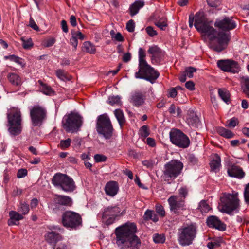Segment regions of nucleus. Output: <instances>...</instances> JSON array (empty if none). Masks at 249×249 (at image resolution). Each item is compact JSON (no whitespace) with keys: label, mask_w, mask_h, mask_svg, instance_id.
Listing matches in <instances>:
<instances>
[{"label":"nucleus","mask_w":249,"mask_h":249,"mask_svg":"<svg viewBox=\"0 0 249 249\" xmlns=\"http://www.w3.org/2000/svg\"><path fill=\"white\" fill-rule=\"evenodd\" d=\"M155 24L161 30H165L168 25L167 19L165 18H161L158 21L155 22Z\"/></svg>","instance_id":"42"},{"label":"nucleus","mask_w":249,"mask_h":249,"mask_svg":"<svg viewBox=\"0 0 249 249\" xmlns=\"http://www.w3.org/2000/svg\"><path fill=\"white\" fill-rule=\"evenodd\" d=\"M207 2L211 7H217L220 5L221 0H207Z\"/></svg>","instance_id":"55"},{"label":"nucleus","mask_w":249,"mask_h":249,"mask_svg":"<svg viewBox=\"0 0 249 249\" xmlns=\"http://www.w3.org/2000/svg\"><path fill=\"white\" fill-rule=\"evenodd\" d=\"M195 20L196 29L203 36H206L210 40V47L214 51L220 52L226 47L229 41L228 35L223 32H218L208 21L203 11L197 12L195 17L190 15L189 18V26L192 28Z\"/></svg>","instance_id":"1"},{"label":"nucleus","mask_w":249,"mask_h":249,"mask_svg":"<svg viewBox=\"0 0 249 249\" xmlns=\"http://www.w3.org/2000/svg\"><path fill=\"white\" fill-rule=\"evenodd\" d=\"M30 115L34 126L41 125L46 118L47 111L44 107L35 105L30 109Z\"/></svg>","instance_id":"13"},{"label":"nucleus","mask_w":249,"mask_h":249,"mask_svg":"<svg viewBox=\"0 0 249 249\" xmlns=\"http://www.w3.org/2000/svg\"><path fill=\"white\" fill-rule=\"evenodd\" d=\"M8 79L11 84L15 86H20L22 84L21 78L17 74L10 73L7 76Z\"/></svg>","instance_id":"27"},{"label":"nucleus","mask_w":249,"mask_h":249,"mask_svg":"<svg viewBox=\"0 0 249 249\" xmlns=\"http://www.w3.org/2000/svg\"><path fill=\"white\" fill-rule=\"evenodd\" d=\"M198 209L203 214L208 213L211 208L206 201L202 200L199 204Z\"/></svg>","instance_id":"37"},{"label":"nucleus","mask_w":249,"mask_h":249,"mask_svg":"<svg viewBox=\"0 0 249 249\" xmlns=\"http://www.w3.org/2000/svg\"><path fill=\"white\" fill-rule=\"evenodd\" d=\"M121 210L117 206L108 207L104 209L102 214V221L106 225L113 224L117 216H119Z\"/></svg>","instance_id":"16"},{"label":"nucleus","mask_w":249,"mask_h":249,"mask_svg":"<svg viewBox=\"0 0 249 249\" xmlns=\"http://www.w3.org/2000/svg\"><path fill=\"white\" fill-rule=\"evenodd\" d=\"M45 239L48 242L53 243L62 240L63 237L60 234L52 231L48 232L45 235Z\"/></svg>","instance_id":"26"},{"label":"nucleus","mask_w":249,"mask_h":249,"mask_svg":"<svg viewBox=\"0 0 249 249\" xmlns=\"http://www.w3.org/2000/svg\"><path fill=\"white\" fill-rule=\"evenodd\" d=\"M27 170L26 169H19L17 172V178H24L27 176Z\"/></svg>","instance_id":"57"},{"label":"nucleus","mask_w":249,"mask_h":249,"mask_svg":"<svg viewBox=\"0 0 249 249\" xmlns=\"http://www.w3.org/2000/svg\"><path fill=\"white\" fill-rule=\"evenodd\" d=\"M239 200L238 194H224L220 198V203L218 208L223 213L231 214L233 211H238L239 209Z\"/></svg>","instance_id":"7"},{"label":"nucleus","mask_w":249,"mask_h":249,"mask_svg":"<svg viewBox=\"0 0 249 249\" xmlns=\"http://www.w3.org/2000/svg\"><path fill=\"white\" fill-rule=\"evenodd\" d=\"M135 24L133 20L131 19L128 21L126 24V29L129 32H133L134 31Z\"/></svg>","instance_id":"53"},{"label":"nucleus","mask_w":249,"mask_h":249,"mask_svg":"<svg viewBox=\"0 0 249 249\" xmlns=\"http://www.w3.org/2000/svg\"><path fill=\"white\" fill-rule=\"evenodd\" d=\"M244 196L246 202L249 204V183L245 186Z\"/></svg>","instance_id":"54"},{"label":"nucleus","mask_w":249,"mask_h":249,"mask_svg":"<svg viewBox=\"0 0 249 249\" xmlns=\"http://www.w3.org/2000/svg\"><path fill=\"white\" fill-rule=\"evenodd\" d=\"M145 56L144 50L142 48H140L138 51L139 71L135 73V77L144 79L153 84L160 74L147 63L145 59Z\"/></svg>","instance_id":"3"},{"label":"nucleus","mask_w":249,"mask_h":249,"mask_svg":"<svg viewBox=\"0 0 249 249\" xmlns=\"http://www.w3.org/2000/svg\"><path fill=\"white\" fill-rule=\"evenodd\" d=\"M226 126L229 127H235L239 123L237 118L233 117L226 122Z\"/></svg>","instance_id":"48"},{"label":"nucleus","mask_w":249,"mask_h":249,"mask_svg":"<svg viewBox=\"0 0 249 249\" xmlns=\"http://www.w3.org/2000/svg\"><path fill=\"white\" fill-rule=\"evenodd\" d=\"M37 82L40 86L39 89L40 91L44 94L49 96H52L54 94V91L51 86L47 84L44 83L41 80H39Z\"/></svg>","instance_id":"25"},{"label":"nucleus","mask_w":249,"mask_h":249,"mask_svg":"<svg viewBox=\"0 0 249 249\" xmlns=\"http://www.w3.org/2000/svg\"><path fill=\"white\" fill-rule=\"evenodd\" d=\"M4 59L6 60L9 59L10 61H14L15 63L22 66V67L24 66V64L22 62V59L18 56H16L14 54L10 55L8 56H5Z\"/></svg>","instance_id":"38"},{"label":"nucleus","mask_w":249,"mask_h":249,"mask_svg":"<svg viewBox=\"0 0 249 249\" xmlns=\"http://www.w3.org/2000/svg\"><path fill=\"white\" fill-rule=\"evenodd\" d=\"M8 131L13 136L19 135L22 130L21 113L18 109L13 108L7 113Z\"/></svg>","instance_id":"4"},{"label":"nucleus","mask_w":249,"mask_h":249,"mask_svg":"<svg viewBox=\"0 0 249 249\" xmlns=\"http://www.w3.org/2000/svg\"><path fill=\"white\" fill-rule=\"evenodd\" d=\"M62 124L67 132H77L82 126V118L77 113H71L64 117Z\"/></svg>","instance_id":"10"},{"label":"nucleus","mask_w":249,"mask_h":249,"mask_svg":"<svg viewBox=\"0 0 249 249\" xmlns=\"http://www.w3.org/2000/svg\"><path fill=\"white\" fill-rule=\"evenodd\" d=\"M218 93L221 99L228 104L230 99V93L229 91L225 89H219Z\"/></svg>","instance_id":"34"},{"label":"nucleus","mask_w":249,"mask_h":249,"mask_svg":"<svg viewBox=\"0 0 249 249\" xmlns=\"http://www.w3.org/2000/svg\"><path fill=\"white\" fill-rule=\"evenodd\" d=\"M94 159L96 162H104L107 160V157L102 154H96L94 156Z\"/></svg>","instance_id":"52"},{"label":"nucleus","mask_w":249,"mask_h":249,"mask_svg":"<svg viewBox=\"0 0 249 249\" xmlns=\"http://www.w3.org/2000/svg\"><path fill=\"white\" fill-rule=\"evenodd\" d=\"M142 164L144 166L149 169H152L153 167V162L151 160H146L142 162Z\"/></svg>","instance_id":"58"},{"label":"nucleus","mask_w":249,"mask_h":249,"mask_svg":"<svg viewBox=\"0 0 249 249\" xmlns=\"http://www.w3.org/2000/svg\"><path fill=\"white\" fill-rule=\"evenodd\" d=\"M144 5L143 1H136L129 7L130 14L132 17L136 15L139 11L140 9Z\"/></svg>","instance_id":"28"},{"label":"nucleus","mask_w":249,"mask_h":249,"mask_svg":"<svg viewBox=\"0 0 249 249\" xmlns=\"http://www.w3.org/2000/svg\"><path fill=\"white\" fill-rule=\"evenodd\" d=\"M10 218L8 220V225L9 226L18 225L19 221L23 219L24 216L20 214L17 211H10L9 212Z\"/></svg>","instance_id":"24"},{"label":"nucleus","mask_w":249,"mask_h":249,"mask_svg":"<svg viewBox=\"0 0 249 249\" xmlns=\"http://www.w3.org/2000/svg\"><path fill=\"white\" fill-rule=\"evenodd\" d=\"M214 25L222 31H229L235 29L237 23L233 17H224L216 19Z\"/></svg>","instance_id":"15"},{"label":"nucleus","mask_w":249,"mask_h":249,"mask_svg":"<svg viewBox=\"0 0 249 249\" xmlns=\"http://www.w3.org/2000/svg\"><path fill=\"white\" fill-rule=\"evenodd\" d=\"M185 86L189 90H193L195 89V84L193 82L189 81L185 84Z\"/></svg>","instance_id":"63"},{"label":"nucleus","mask_w":249,"mask_h":249,"mask_svg":"<svg viewBox=\"0 0 249 249\" xmlns=\"http://www.w3.org/2000/svg\"><path fill=\"white\" fill-rule=\"evenodd\" d=\"M197 234V226L195 223L184 224L178 229V241L182 246L192 244Z\"/></svg>","instance_id":"6"},{"label":"nucleus","mask_w":249,"mask_h":249,"mask_svg":"<svg viewBox=\"0 0 249 249\" xmlns=\"http://www.w3.org/2000/svg\"><path fill=\"white\" fill-rule=\"evenodd\" d=\"M168 111L169 113L172 115H175L176 114L177 116H179L182 113V110L180 108H179L178 107H176V106L174 104L171 105L169 108Z\"/></svg>","instance_id":"40"},{"label":"nucleus","mask_w":249,"mask_h":249,"mask_svg":"<svg viewBox=\"0 0 249 249\" xmlns=\"http://www.w3.org/2000/svg\"><path fill=\"white\" fill-rule=\"evenodd\" d=\"M153 239L155 243H163L165 241V237L163 234H154Z\"/></svg>","instance_id":"45"},{"label":"nucleus","mask_w":249,"mask_h":249,"mask_svg":"<svg viewBox=\"0 0 249 249\" xmlns=\"http://www.w3.org/2000/svg\"><path fill=\"white\" fill-rule=\"evenodd\" d=\"M147 34L151 37L157 35L156 31H155L151 26H148L145 28Z\"/></svg>","instance_id":"56"},{"label":"nucleus","mask_w":249,"mask_h":249,"mask_svg":"<svg viewBox=\"0 0 249 249\" xmlns=\"http://www.w3.org/2000/svg\"><path fill=\"white\" fill-rule=\"evenodd\" d=\"M62 223L67 228L76 229L81 225L82 218L78 213L68 211L62 214Z\"/></svg>","instance_id":"12"},{"label":"nucleus","mask_w":249,"mask_h":249,"mask_svg":"<svg viewBox=\"0 0 249 249\" xmlns=\"http://www.w3.org/2000/svg\"><path fill=\"white\" fill-rule=\"evenodd\" d=\"M221 165V159L220 156L216 154L214 156V158L211 161L210 163V166L213 170H215L219 168Z\"/></svg>","instance_id":"33"},{"label":"nucleus","mask_w":249,"mask_h":249,"mask_svg":"<svg viewBox=\"0 0 249 249\" xmlns=\"http://www.w3.org/2000/svg\"><path fill=\"white\" fill-rule=\"evenodd\" d=\"M169 205V208L171 212L177 215L180 214L182 212L186 210L185 201L180 198L178 195H172L167 200Z\"/></svg>","instance_id":"14"},{"label":"nucleus","mask_w":249,"mask_h":249,"mask_svg":"<svg viewBox=\"0 0 249 249\" xmlns=\"http://www.w3.org/2000/svg\"><path fill=\"white\" fill-rule=\"evenodd\" d=\"M186 122L190 127H198L200 125L198 116L192 110L188 111Z\"/></svg>","instance_id":"23"},{"label":"nucleus","mask_w":249,"mask_h":249,"mask_svg":"<svg viewBox=\"0 0 249 249\" xmlns=\"http://www.w3.org/2000/svg\"><path fill=\"white\" fill-rule=\"evenodd\" d=\"M29 26L36 31L39 30V27L36 25L33 18L31 17L30 18Z\"/></svg>","instance_id":"60"},{"label":"nucleus","mask_w":249,"mask_h":249,"mask_svg":"<svg viewBox=\"0 0 249 249\" xmlns=\"http://www.w3.org/2000/svg\"><path fill=\"white\" fill-rule=\"evenodd\" d=\"M56 74L57 77L62 81H67L70 80V78L68 73L63 70H57L56 71Z\"/></svg>","instance_id":"39"},{"label":"nucleus","mask_w":249,"mask_h":249,"mask_svg":"<svg viewBox=\"0 0 249 249\" xmlns=\"http://www.w3.org/2000/svg\"><path fill=\"white\" fill-rule=\"evenodd\" d=\"M196 70L194 67H187L185 69V71H184L185 73V74L189 78H192L193 76V73L196 72Z\"/></svg>","instance_id":"51"},{"label":"nucleus","mask_w":249,"mask_h":249,"mask_svg":"<svg viewBox=\"0 0 249 249\" xmlns=\"http://www.w3.org/2000/svg\"><path fill=\"white\" fill-rule=\"evenodd\" d=\"M119 191V185L115 181L107 182L105 187L106 194L111 197L114 196Z\"/></svg>","instance_id":"22"},{"label":"nucleus","mask_w":249,"mask_h":249,"mask_svg":"<svg viewBox=\"0 0 249 249\" xmlns=\"http://www.w3.org/2000/svg\"><path fill=\"white\" fill-rule=\"evenodd\" d=\"M178 191L179 195L178 196L185 200V199L188 195V189L186 187H182L178 189Z\"/></svg>","instance_id":"46"},{"label":"nucleus","mask_w":249,"mask_h":249,"mask_svg":"<svg viewBox=\"0 0 249 249\" xmlns=\"http://www.w3.org/2000/svg\"><path fill=\"white\" fill-rule=\"evenodd\" d=\"M52 184L66 192H73L76 188L73 179L66 174L58 173L52 179Z\"/></svg>","instance_id":"8"},{"label":"nucleus","mask_w":249,"mask_h":249,"mask_svg":"<svg viewBox=\"0 0 249 249\" xmlns=\"http://www.w3.org/2000/svg\"><path fill=\"white\" fill-rule=\"evenodd\" d=\"M206 222L207 225L210 228H215L220 231H224L226 230V225L215 216L212 215L208 217Z\"/></svg>","instance_id":"19"},{"label":"nucleus","mask_w":249,"mask_h":249,"mask_svg":"<svg viewBox=\"0 0 249 249\" xmlns=\"http://www.w3.org/2000/svg\"><path fill=\"white\" fill-rule=\"evenodd\" d=\"M137 226L134 223L127 222L115 229L116 243L121 249H139L142 242L135 235Z\"/></svg>","instance_id":"2"},{"label":"nucleus","mask_w":249,"mask_h":249,"mask_svg":"<svg viewBox=\"0 0 249 249\" xmlns=\"http://www.w3.org/2000/svg\"><path fill=\"white\" fill-rule=\"evenodd\" d=\"M54 203L56 207L59 206H71L72 204V200L71 197L63 195H56L54 199Z\"/></svg>","instance_id":"21"},{"label":"nucleus","mask_w":249,"mask_h":249,"mask_svg":"<svg viewBox=\"0 0 249 249\" xmlns=\"http://www.w3.org/2000/svg\"><path fill=\"white\" fill-rule=\"evenodd\" d=\"M21 40L22 42V46L25 49H30L34 45V43L31 38L22 37L21 38Z\"/></svg>","instance_id":"36"},{"label":"nucleus","mask_w":249,"mask_h":249,"mask_svg":"<svg viewBox=\"0 0 249 249\" xmlns=\"http://www.w3.org/2000/svg\"><path fill=\"white\" fill-rule=\"evenodd\" d=\"M242 84L245 93L249 98V77H243L242 80Z\"/></svg>","instance_id":"41"},{"label":"nucleus","mask_w":249,"mask_h":249,"mask_svg":"<svg viewBox=\"0 0 249 249\" xmlns=\"http://www.w3.org/2000/svg\"><path fill=\"white\" fill-rule=\"evenodd\" d=\"M71 143V139L68 138L66 140H62L60 142L59 147L62 149L65 150L70 147Z\"/></svg>","instance_id":"47"},{"label":"nucleus","mask_w":249,"mask_h":249,"mask_svg":"<svg viewBox=\"0 0 249 249\" xmlns=\"http://www.w3.org/2000/svg\"><path fill=\"white\" fill-rule=\"evenodd\" d=\"M156 211L161 217H163L165 216V211L164 207L160 204H157L156 206Z\"/></svg>","instance_id":"50"},{"label":"nucleus","mask_w":249,"mask_h":249,"mask_svg":"<svg viewBox=\"0 0 249 249\" xmlns=\"http://www.w3.org/2000/svg\"><path fill=\"white\" fill-rule=\"evenodd\" d=\"M139 133L142 137L146 138L150 134L148 126L145 125L142 126L139 130Z\"/></svg>","instance_id":"44"},{"label":"nucleus","mask_w":249,"mask_h":249,"mask_svg":"<svg viewBox=\"0 0 249 249\" xmlns=\"http://www.w3.org/2000/svg\"><path fill=\"white\" fill-rule=\"evenodd\" d=\"M131 59V54L129 52L124 54L122 58L123 61L125 63L129 62Z\"/></svg>","instance_id":"64"},{"label":"nucleus","mask_w":249,"mask_h":249,"mask_svg":"<svg viewBox=\"0 0 249 249\" xmlns=\"http://www.w3.org/2000/svg\"><path fill=\"white\" fill-rule=\"evenodd\" d=\"M216 131L220 135L228 139L233 138L234 135L231 130L227 129L223 127H217L216 128Z\"/></svg>","instance_id":"30"},{"label":"nucleus","mask_w":249,"mask_h":249,"mask_svg":"<svg viewBox=\"0 0 249 249\" xmlns=\"http://www.w3.org/2000/svg\"><path fill=\"white\" fill-rule=\"evenodd\" d=\"M227 173L231 177L239 179L243 178L245 175L243 169L239 166L234 164H229L227 169Z\"/></svg>","instance_id":"18"},{"label":"nucleus","mask_w":249,"mask_h":249,"mask_svg":"<svg viewBox=\"0 0 249 249\" xmlns=\"http://www.w3.org/2000/svg\"><path fill=\"white\" fill-rule=\"evenodd\" d=\"M146 99L145 95L140 91H135L132 93L130 102L134 106L139 107L143 105Z\"/></svg>","instance_id":"20"},{"label":"nucleus","mask_w":249,"mask_h":249,"mask_svg":"<svg viewBox=\"0 0 249 249\" xmlns=\"http://www.w3.org/2000/svg\"><path fill=\"white\" fill-rule=\"evenodd\" d=\"M163 55L164 53L162 51L160 53L152 55L151 57L152 63L155 65H160Z\"/></svg>","instance_id":"35"},{"label":"nucleus","mask_w":249,"mask_h":249,"mask_svg":"<svg viewBox=\"0 0 249 249\" xmlns=\"http://www.w3.org/2000/svg\"><path fill=\"white\" fill-rule=\"evenodd\" d=\"M220 246V243L218 242H211L208 243L207 247L210 249H213L215 248H217Z\"/></svg>","instance_id":"61"},{"label":"nucleus","mask_w":249,"mask_h":249,"mask_svg":"<svg viewBox=\"0 0 249 249\" xmlns=\"http://www.w3.org/2000/svg\"><path fill=\"white\" fill-rule=\"evenodd\" d=\"M153 212L152 211L149 210H147L144 214L143 218L145 220H150L151 218V217L153 215Z\"/></svg>","instance_id":"62"},{"label":"nucleus","mask_w":249,"mask_h":249,"mask_svg":"<svg viewBox=\"0 0 249 249\" xmlns=\"http://www.w3.org/2000/svg\"><path fill=\"white\" fill-rule=\"evenodd\" d=\"M161 51V49L157 46L152 45L149 47L148 53L152 55H154L155 54L160 53Z\"/></svg>","instance_id":"49"},{"label":"nucleus","mask_w":249,"mask_h":249,"mask_svg":"<svg viewBox=\"0 0 249 249\" xmlns=\"http://www.w3.org/2000/svg\"><path fill=\"white\" fill-rule=\"evenodd\" d=\"M108 102L110 105L112 106L114 105H121V101L120 99V97L118 95L109 97Z\"/></svg>","instance_id":"43"},{"label":"nucleus","mask_w":249,"mask_h":249,"mask_svg":"<svg viewBox=\"0 0 249 249\" xmlns=\"http://www.w3.org/2000/svg\"><path fill=\"white\" fill-rule=\"evenodd\" d=\"M30 211L29 205L25 202L21 201L18 206L17 212L22 216L27 214Z\"/></svg>","instance_id":"29"},{"label":"nucleus","mask_w":249,"mask_h":249,"mask_svg":"<svg viewBox=\"0 0 249 249\" xmlns=\"http://www.w3.org/2000/svg\"><path fill=\"white\" fill-rule=\"evenodd\" d=\"M56 40L54 38L52 37L46 41L44 46L46 47H49L53 46Z\"/></svg>","instance_id":"59"},{"label":"nucleus","mask_w":249,"mask_h":249,"mask_svg":"<svg viewBox=\"0 0 249 249\" xmlns=\"http://www.w3.org/2000/svg\"><path fill=\"white\" fill-rule=\"evenodd\" d=\"M183 164L178 160H172L166 163L163 167L162 178L170 184L182 173Z\"/></svg>","instance_id":"5"},{"label":"nucleus","mask_w":249,"mask_h":249,"mask_svg":"<svg viewBox=\"0 0 249 249\" xmlns=\"http://www.w3.org/2000/svg\"><path fill=\"white\" fill-rule=\"evenodd\" d=\"M217 65L218 68L226 72L235 73L240 70L238 63L232 60H220L217 61Z\"/></svg>","instance_id":"17"},{"label":"nucleus","mask_w":249,"mask_h":249,"mask_svg":"<svg viewBox=\"0 0 249 249\" xmlns=\"http://www.w3.org/2000/svg\"><path fill=\"white\" fill-rule=\"evenodd\" d=\"M96 130L99 134L102 135L106 139H109L112 137L113 127L108 116L106 114L98 117Z\"/></svg>","instance_id":"9"},{"label":"nucleus","mask_w":249,"mask_h":249,"mask_svg":"<svg viewBox=\"0 0 249 249\" xmlns=\"http://www.w3.org/2000/svg\"><path fill=\"white\" fill-rule=\"evenodd\" d=\"M170 139L173 144L181 148H186L190 144L189 137L181 130L173 128L169 133Z\"/></svg>","instance_id":"11"},{"label":"nucleus","mask_w":249,"mask_h":249,"mask_svg":"<svg viewBox=\"0 0 249 249\" xmlns=\"http://www.w3.org/2000/svg\"><path fill=\"white\" fill-rule=\"evenodd\" d=\"M114 113L120 125L122 126L125 122V117L123 111L120 109H117L114 110Z\"/></svg>","instance_id":"32"},{"label":"nucleus","mask_w":249,"mask_h":249,"mask_svg":"<svg viewBox=\"0 0 249 249\" xmlns=\"http://www.w3.org/2000/svg\"><path fill=\"white\" fill-rule=\"evenodd\" d=\"M82 50L90 54H94L96 52V48L90 42L86 41L83 44Z\"/></svg>","instance_id":"31"}]
</instances>
